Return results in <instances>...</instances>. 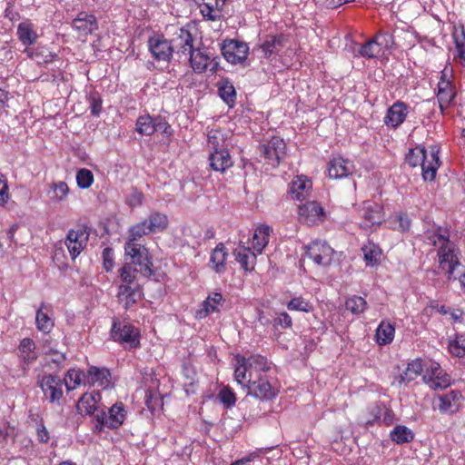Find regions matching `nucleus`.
I'll use <instances>...</instances> for the list:
<instances>
[{
	"mask_svg": "<svg viewBox=\"0 0 465 465\" xmlns=\"http://www.w3.org/2000/svg\"><path fill=\"white\" fill-rule=\"evenodd\" d=\"M234 361V379L239 384L247 387L249 395L260 400H271L275 397V390L261 374L270 370L265 357L252 355L246 358L237 355Z\"/></svg>",
	"mask_w": 465,
	"mask_h": 465,
	"instance_id": "f257e3e1",
	"label": "nucleus"
},
{
	"mask_svg": "<svg viewBox=\"0 0 465 465\" xmlns=\"http://www.w3.org/2000/svg\"><path fill=\"white\" fill-rule=\"evenodd\" d=\"M439 150L433 146L430 150V159L427 158L424 147H416L410 150L406 156V163L411 166H421L422 176L424 180L432 181L436 176V172L440 166Z\"/></svg>",
	"mask_w": 465,
	"mask_h": 465,
	"instance_id": "f03ea898",
	"label": "nucleus"
},
{
	"mask_svg": "<svg viewBox=\"0 0 465 465\" xmlns=\"http://www.w3.org/2000/svg\"><path fill=\"white\" fill-rule=\"evenodd\" d=\"M124 253L126 263H133V266L137 267V272L143 277H150L153 273L152 258L149 256L147 248L140 243L125 242Z\"/></svg>",
	"mask_w": 465,
	"mask_h": 465,
	"instance_id": "7ed1b4c3",
	"label": "nucleus"
},
{
	"mask_svg": "<svg viewBox=\"0 0 465 465\" xmlns=\"http://www.w3.org/2000/svg\"><path fill=\"white\" fill-rule=\"evenodd\" d=\"M125 419V411L122 403L113 405L108 413L101 410L95 414L97 424L95 430L101 431L104 427L116 429L121 426Z\"/></svg>",
	"mask_w": 465,
	"mask_h": 465,
	"instance_id": "20e7f679",
	"label": "nucleus"
},
{
	"mask_svg": "<svg viewBox=\"0 0 465 465\" xmlns=\"http://www.w3.org/2000/svg\"><path fill=\"white\" fill-rule=\"evenodd\" d=\"M222 54L227 62L236 64L243 63L249 53V46L246 43L234 39L223 41Z\"/></svg>",
	"mask_w": 465,
	"mask_h": 465,
	"instance_id": "39448f33",
	"label": "nucleus"
},
{
	"mask_svg": "<svg viewBox=\"0 0 465 465\" xmlns=\"http://www.w3.org/2000/svg\"><path fill=\"white\" fill-rule=\"evenodd\" d=\"M305 255L317 265L327 266L331 262L333 249L326 242L317 240L306 247Z\"/></svg>",
	"mask_w": 465,
	"mask_h": 465,
	"instance_id": "423d86ee",
	"label": "nucleus"
},
{
	"mask_svg": "<svg viewBox=\"0 0 465 465\" xmlns=\"http://www.w3.org/2000/svg\"><path fill=\"white\" fill-rule=\"evenodd\" d=\"M112 338L114 341L126 343L130 348H135L139 344V332L129 323H121L114 321L111 330Z\"/></svg>",
	"mask_w": 465,
	"mask_h": 465,
	"instance_id": "0eeeda50",
	"label": "nucleus"
},
{
	"mask_svg": "<svg viewBox=\"0 0 465 465\" xmlns=\"http://www.w3.org/2000/svg\"><path fill=\"white\" fill-rule=\"evenodd\" d=\"M286 144L280 137H272L266 143L260 146V152L269 164L277 166L284 157Z\"/></svg>",
	"mask_w": 465,
	"mask_h": 465,
	"instance_id": "6e6552de",
	"label": "nucleus"
},
{
	"mask_svg": "<svg viewBox=\"0 0 465 465\" xmlns=\"http://www.w3.org/2000/svg\"><path fill=\"white\" fill-rule=\"evenodd\" d=\"M149 51L157 61L169 63L173 57V49L171 41L163 35H154L148 39Z\"/></svg>",
	"mask_w": 465,
	"mask_h": 465,
	"instance_id": "1a4fd4ad",
	"label": "nucleus"
},
{
	"mask_svg": "<svg viewBox=\"0 0 465 465\" xmlns=\"http://www.w3.org/2000/svg\"><path fill=\"white\" fill-rule=\"evenodd\" d=\"M361 217L362 219L360 223L361 228L367 230L378 226L383 221L382 207L377 203L366 201L362 203Z\"/></svg>",
	"mask_w": 465,
	"mask_h": 465,
	"instance_id": "9d476101",
	"label": "nucleus"
},
{
	"mask_svg": "<svg viewBox=\"0 0 465 465\" xmlns=\"http://www.w3.org/2000/svg\"><path fill=\"white\" fill-rule=\"evenodd\" d=\"M170 41L173 45V52L176 51V54L180 58L183 56L187 59L188 54L195 47L193 35L184 28L177 29Z\"/></svg>",
	"mask_w": 465,
	"mask_h": 465,
	"instance_id": "9b49d317",
	"label": "nucleus"
},
{
	"mask_svg": "<svg viewBox=\"0 0 465 465\" xmlns=\"http://www.w3.org/2000/svg\"><path fill=\"white\" fill-rule=\"evenodd\" d=\"M423 381L432 390L446 389L450 385V377L439 363L432 362L423 375Z\"/></svg>",
	"mask_w": 465,
	"mask_h": 465,
	"instance_id": "f8f14e48",
	"label": "nucleus"
},
{
	"mask_svg": "<svg viewBox=\"0 0 465 465\" xmlns=\"http://www.w3.org/2000/svg\"><path fill=\"white\" fill-rule=\"evenodd\" d=\"M462 404V395L458 391H450L445 394L439 395L434 400V408L443 414L456 413Z\"/></svg>",
	"mask_w": 465,
	"mask_h": 465,
	"instance_id": "ddd939ff",
	"label": "nucleus"
},
{
	"mask_svg": "<svg viewBox=\"0 0 465 465\" xmlns=\"http://www.w3.org/2000/svg\"><path fill=\"white\" fill-rule=\"evenodd\" d=\"M40 387L50 402H58L63 399V381L58 376L45 375L40 381Z\"/></svg>",
	"mask_w": 465,
	"mask_h": 465,
	"instance_id": "4468645a",
	"label": "nucleus"
},
{
	"mask_svg": "<svg viewBox=\"0 0 465 465\" xmlns=\"http://www.w3.org/2000/svg\"><path fill=\"white\" fill-rule=\"evenodd\" d=\"M299 217L308 225H313L323 221V208L317 202H307L299 206Z\"/></svg>",
	"mask_w": 465,
	"mask_h": 465,
	"instance_id": "2eb2a0df",
	"label": "nucleus"
},
{
	"mask_svg": "<svg viewBox=\"0 0 465 465\" xmlns=\"http://www.w3.org/2000/svg\"><path fill=\"white\" fill-rule=\"evenodd\" d=\"M408 114V106L401 101H397L387 110L384 117V124L387 126L397 128L406 119Z\"/></svg>",
	"mask_w": 465,
	"mask_h": 465,
	"instance_id": "dca6fc26",
	"label": "nucleus"
},
{
	"mask_svg": "<svg viewBox=\"0 0 465 465\" xmlns=\"http://www.w3.org/2000/svg\"><path fill=\"white\" fill-rule=\"evenodd\" d=\"M87 238V234L83 230H70L67 232L64 243L73 259H75L84 250Z\"/></svg>",
	"mask_w": 465,
	"mask_h": 465,
	"instance_id": "f3484780",
	"label": "nucleus"
},
{
	"mask_svg": "<svg viewBox=\"0 0 465 465\" xmlns=\"http://www.w3.org/2000/svg\"><path fill=\"white\" fill-rule=\"evenodd\" d=\"M353 171V163L342 157H333L329 162L328 173L331 178H344L351 174Z\"/></svg>",
	"mask_w": 465,
	"mask_h": 465,
	"instance_id": "a211bd4d",
	"label": "nucleus"
},
{
	"mask_svg": "<svg viewBox=\"0 0 465 465\" xmlns=\"http://www.w3.org/2000/svg\"><path fill=\"white\" fill-rule=\"evenodd\" d=\"M455 97L454 87L451 83L446 79V74H442L438 84L437 98L441 113L444 112L452 103Z\"/></svg>",
	"mask_w": 465,
	"mask_h": 465,
	"instance_id": "6ab92c4d",
	"label": "nucleus"
},
{
	"mask_svg": "<svg viewBox=\"0 0 465 465\" xmlns=\"http://www.w3.org/2000/svg\"><path fill=\"white\" fill-rule=\"evenodd\" d=\"M73 28L82 36H86L97 29V21L94 15L84 12L78 14L72 22Z\"/></svg>",
	"mask_w": 465,
	"mask_h": 465,
	"instance_id": "aec40b11",
	"label": "nucleus"
},
{
	"mask_svg": "<svg viewBox=\"0 0 465 465\" xmlns=\"http://www.w3.org/2000/svg\"><path fill=\"white\" fill-rule=\"evenodd\" d=\"M101 393L96 391H93L90 393H84L77 403V408L80 411H84L89 415H94L101 411L99 410V402L101 401Z\"/></svg>",
	"mask_w": 465,
	"mask_h": 465,
	"instance_id": "412c9836",
	"label": "nucleus"
},
{
	"mask_svg": "<svg viewBox=\"0 0 465 465\" xmlns=\"http://www.w3.org/2000/svg\"><path fill=\"white\" fill-rule=\"evenodd\" d=\"M191 66L195 73H203L206 70L210 62L211 56L205 47H194L188 54Z\"/></svg>",
	"mask_w": 465,
	"mask_h": 465,
	"instance_id": "4be33fe9",
	"label": "nucleus"
},
{
	"mask_svg": "<svg viewBox=\"0 0 465 465\" xmlns=\"http://www.w3.org/2000/svg\"><path fill=\"white\" fill-rule=\"evenodd\" d=\"M210 166L213 171L224 173L233 162L228 150L213 151L209 155Z\"/></svg>",
	"mask_w": 465,
	"mask_h": 465,
	"instance_id": "5701e85b",
	"label": "nucleus"
},
{
	"mask_svg": "<svg viewBox=\"0 0 465 465\" xmlns=\"http://www.w3.org/2000/svg\"><path fill=\"white\" fill-rule=\"evenodd\" d=\"M111 374L105 368L91 366L87 371V384L106 389L110 385Z\"/></svg>",
	"mask_w": 465,
	"mask_h": 465,
	"instance_id": "b1692460",
	"label": "nucleus"
},
{
	"mask_svg": "<svg viewBox=\"0 0 465 465\" xmlns=\"http://www.w3.org/2000/svg\"><path fill=\"white\" fill-rule=\"evenodd\" d=\"M118 299L123 307L127 310L141 298L140 291L127 284H121L118 290Z\"/></svg>",
	"mask_w": 465,
	"mask_h": 465,
	"instance_id": "393cba45",
	"label": "nucleus"
},
{
	"mask_svg": "<svg viewBox=\"0 0 465 465\" xmlns=\"http://www.w3.org/2000/svg\"><path fill=\"white\" fill-rule=\"evenodd\" d=\"M283 46V37L276 35H268L264 42L256 49L262 53V56L265 58L276 54Z\"/></svg>",
	"mask_w": 465,
	"mask_h": 465,
	"instance_id": "a878e982",
	"label": "nucleus"
},
{
	"mask_svg": "<svg viewBox=\"0 0 465 465\" xmlns=\"http://www.w3.org/2000/svg\"><path fill=\"white\" fill-rule=\"evenodd\" d=\"M236 261L241 264L242 268L245 271L253 270L256 262V253L251 251V248L239 246L234 251Z\"/></svg>",
	"mask_w": 465,
	"mask_h": 465,
	"instance_id": "bb28decb",
	"label": "nucleus"
},
{
	"mask_svg": "<svg viewBox=\"0 0 465 465\" xmlns=\"http://www.w3.org/2000/svg\"><path fill=\"white\" fill-rule=\"evenodd\" d=\"M16 35L18 39L25 45H34L38 39L34 25L30 22L20 23L17 26Z\"/></svg>",
	"mask_w": 465,
	"mask_h": 465,
	"instance_id": "cd10ccee",
	"label": "nucleus"
},
{
	"mask_svg": "<svg viewBox=\"0 0 465 465\" xmlns=\"http://www.w3.org/2000/svg\"><path fill=\"white\" fill-rule=\"evenodd\" d=\"M18 351L21 359L26 365L32 364L37 359V353L35 351V343L30 338H25L20 341Z\"/></svg>",
	"mask_w": 465,
	"mask_h": 465,
	"instance_id": "c85d7f7f",
	"label": "nucleus"
},
{
	"mask_svg": "<svg viewBox=\"0 0 465 465\" xmlns=\"http://www.w3.org/2000/svg\"><path fill=\"white\" fill-rule=\"evenodd\" d=\"M227 252L223 243L220 242L213 251L210 257V264L213 270L221 273L225 270Z\"/></svg>",
	"mask_w": 465,
	"mask_h": 465,
	"instance_id": "c756f323",
	"label": "nucleus"
},
{
	"mask_svg": "<svg viewBox=\"0 0 465 465\" xmlns=\"http://www.w3.org/2000/svg\"><path fill=\"white\" fill-rule=\"evenodd\" d=\"M69 187L65 182L59 181L51 183L47 191V195L53 203H61L66 200L69 194Z\"/></svg>",
	"mask_w": 465,
	"mask_h": 465,
	"instance_id": "7c9ffc66",
	"label": "nucleus"
},
{
	"mask_svg": "<svg viewBox=\"0 0 465 465\" xmlns=\"http://www.w3.org/2000/svg\"><path fill=\"white\" fill-rule=\"evenodd\" d=\"M271 231V228L266 225L260 226L255 230L252 237V247L258 254H261L262 250L268 244Z\"/></svg>",
	"mask_w": 465,
	"mask_h": 465,
	"instance_id": "2f4dec72",
	"label": "nucleus"
},
{
	"mask_svg": "<svg viewBox=\"0 0 465 465\" xmlns=\"http://www.w3.org/2000/svg\"><path fill=\"white\" fill-rule=\"evenodd\" d=\"M24 53H25L29 58L35 60L39 64L51 63L57 57L55 54L50 52L45 47H27L25 49Z\"/></svg>",
	"mask_w": 465,
	"mask_h": 465,
	"instance_id": "473e14b6",
	"label": "nucleus"
},
{
	"mask_svg": "<svg viewBox=\"0 0 465 465\" xmlns=\"http://www.w3.org/2000/svg\"><path fill=\"white\" fill-rule=\"evenodd\" d=\"M208 146L213 151H222L228 148L227 134L221 130L213 129L208 133Z\"/></svg>",
	"mask_w": 465,
	"mask_h": 465,
	"instance_id": "72a5a7b5",
	"label": "nucleus"
},
{
	"mask_svg": "<svg viewBox=\"0 0 465 465\" xmlns=\"http://www.w3.org/2000/svg\"><path fill=\"white\" fill-rule=\"evenodd\" d=\"M312 188V183L303 177H298L292 181L290 192L292 197L298 201L303 200Z\"/></svg>",
	"mask_w": 465,
	"mask_h": 465,
	"instance_id": "f704fd0d",
	"label": "nucleus"
},
{
	"mask_svg": "<svg viewBox=\"0 0 465 465\" xmlns=\"http://www.w3.org/2000/svg\"><path fill=\"white\" fill-rule=\"evenodd\" d=\"M64 383L68 391H73L81 384L87 383V374L80 370L71 369L67 371Z\"/></svg>",
	"mask_w": 465,
	"mask_h": 465,
	"instance_id": "c9c22d12",
	"label": "nucleus"
},
{
	"mask_svg": "<svg viewBox=\"0 0 465 465\" xmlns=\"http://www.w3.org/2000/svg\"><path fill=\"white\" fill-rule=\"evenodd\" d=\"M361 251L367 266H375L379 264L381 250L377 244L368 242L361 247Z\"/></svg>",
	"mask_w": 465,
	"mask_h": 465,
	"instance_id": "e433bc0d",
	"label": "nucleus"
},
{
	"mask_svg": "<svg viewBox=\"0 0 465 465\" xmlns=\"http://www.w3.org/2000/svg\"><path fill=\"white\" fill-rule=\"evenodd\" d=\"M390 437L396 444H404L413 440L414 433L404 425H396L391 431Z\"/></svg>",
	"mask_w": 465,
	"mask_h": 465,
	"instance_id": "4c0bfd02",
	"label": "nucleus"
},
{
	"mask_svg": "<svg viewBox=\"0 0 465 465\" xmlns=\"http://www.w3.org/2000/svg\"><path fill=\"white\" fill-rule=\"evenodd\" d=\"M394 326L388 322H381L376 331V340L380 345L391 343L394 338Z\"/></svg>",
	"mask_w": 465,
	"mask_h": 465,
	"instance_id": "58836bf2",
	"label": "nucleus"
},
{
	"mask_svg": "<svg viewBox=\"0 0 465 465\" xmlns=\"http://www.w3.org/2000/svg\"><path fill=\"white\" fill-rule=\"evenodd\" d=\"M146 220L149 231H151L152 233L163 232L168 226L167 216L159 212L152 213Z\"/></svg>",
	"mask_w": 465,
	"mask_h": 465,
	"instance_id": "ea45409f",
	"label": "nucleus"
},
{
	"mask_svg": "<svg viewBox=\"0 0 465 465\" xmlns=\"http://www.w3.org/2000/svg\"><path fill=\"white\" fill-rule=\"evenodd\" d=\"M423 371L420 360H415L410 362L406 370L400 375V382H410L416 379Z\"/></svg>",
	"mask_w": 465,
	"mask_h": 465,
	"instance_id": "a19ab883",
	"label": "nucleus"
},
{
	"mask_svg": "<svg viewBox=\"0 0 465 465\" xmlns=\"http://www.w3.org/2000/svg\"><path fill=\"white\" fill-rule=\"evenodd\" d=\"M223 302V299L221 293L215 292L213 295H210L203 302V309L198 312L199 316L205 317L210 312L218 311V307L222 305Z\"/></svg>",
	"mask_w": 465,
	"mask_h": 465,
	"instance_id": "79ce46f5",
	"label": "nucleus"
},
{
	"mask_svg": "<svg viewBox=\"0 0 465 465\" xmlns=\"http://www.w3.org/2000/svg\"><path fill=\"white\" fill-rule=\"evenodd\" d=\"M45 304L43 303L41 307L37 310L35 315V324L39 331L48 333L54 327V321L48 315L47 312H44Z\"/></svg>",
	"mask_w": 465,
	"mask_h": 465,
	"instance_id": "37998d69",
	"label": "nucleus"
},
{
	"mask_svg": "<svg viewBox=\"0 0 465 465\" xmlns=\"http://www.w3.org/2000/svg\"><path fill=\"white\" fill-rule=\"evenodd\" d=\"M135 130L142 135H152L155 132L154 118L149 114L139 116Z\"/></svg>",
	"mask_w": 465,
	"mask_h": 465,
	"instance_id": "c03bdc74",
	"label": "nucleus"
},
{
	"mask_svg": "<svg viewBox=\"0 0 465 465\" xmlns=\"http://www.w3.org/2000/svg\"><path fill=\"white\" fill-rule=\"evenodd\" d=\"M149 233H152V232L149 231L147 220H143V222L133 225L129 229V234L126 242L138 243L137 241L139 239Z\"/></svg>",
	"mask_w": 465,
	"mask_h": 465,
	"instance_id": "a18cd8bd",
	"label": "nucleus"
},
{
	"mask_svg": "<svg viewBox=\"0 0 465 465\" xmlns=\"http://www.w3.org/2000/svg\"><path fill=\"white\" fill-rule=\"evenodd\" d=\"M358 53L361 56L370 59L378 57L382 54V51L372 37L360 47Z\"/></svg>",
	"mask_w": 465,
	"mask_h": 465,
	"instance_id": "49530a36",
	"label": "nucleus"
},
{
	"mask_svg": "<svg viewBox=\"0 0 465 465\" xmlns=\"http://www.w3.org/2000/svg\"><path fill=\"white\" fill-rule=\"evenodd\" d=\"M313 304L302 296L294 297L287 303V309L289 311L311 312L313 311Z\"/></svg>",
	"mask_w": 465,
	"mask_h": 465,
	"instance_id": "de8ad7c7",
	"label": "nucleus"
},
{
	"mask_svg": "<svg viewBox=\"0 0 465 465\" xmlns=\"http://www.w3.org/2000/svg\"><path fill=\"white\" fill-rule=\"evenodd\" d=\"M453 39L457 51L456 57H459L462 62H465V30L463 27H461L460 30H454Z\"/></svg>",
	"mask_w": 465,
	"mask_h": 465,
	"instance_id": "09e8293b",
	"label": "nucleus"
},
{
	"mask_svg": "<svg viewBox=\"0 0 465 465\" xmlns=\"http://www.w3.org/2000/svg\"><path fill=\"white\" fill-rule=\"evenodd\" d=\"M201 6V14L205 19L210 21H216L221 16L222 8L216 7L215 3H203L202 1Z\"/></svg>",
	"mask_w": 465,
	"mask_h": 465,
	"instance_id": "8fccbe9b",
	"label": "nucleus"
},
{
	"mask_svg": "<svg viewBox=\"0 0 465 465\" xmlns=\"http://www.w3.org/2000/svg\"><path fill=\"white\" fill-rule=\"evenodd\" d=\"M76 183L81 189L89 188L94 183L93 173L86 168L78 170L76 173Z\"/></svg>",
	"mask_w": 465,
	"mask_h": 465,
	"instance_id": "3c124183",
	"label": "nucleus"
},
{
	"mask_svg": "<svg viewBox=\"0 0 465 465\" xmlns=\"http://www.w3.org/2000/svg\"><path fill=\"white\" fill-rule=\"evenodd\" d=\"M345 305L347 310L351 311L352 313L359 314L365 311L367 302L361 296H353L346 301Z\"/></svg>",
	"mask_w": 465,
	"mask_h": 465,
	"instance_id": "603ef678",
	"label": "nucleus"
},
{
	"mask_svg": "<svg viewBox=\"0 0 465 465\" xmlns=\"http://www.w3.org/2000/svg\"><path fill=\"white\" fill-rule=\"evenodd\" d=\"M137 267L133 266V263H126L123 266L120 271V277L124 284L130 285L134 282L136 278Z\"/></svg>",
	"mask_w": 465,
	"mask_h": 465,
	"instance_id": "864d4df0",
	"label": "nucleus"
},
{
	"mask_svg": "<svg viewBox=\"0 0 465 465\" xmlns=\"http://www.w3.org/2000/svg\"><path fill=\"white\" fill-rule=\"evenodd\" d=\"M450 352L457 357L465 356V335H458L456 340L449 344Z\"/></svg>",
	"mask_w": 465,
	"mask_h": 465,
	"instance_id": "5fc2aeb1",
	"label": "nucleus"
},
{
	"mask_svg": "<svg viewBox=\"0 0 465 465\" xmlns=\"http://www.w3.org/2000/svg\"><path fill=\"white\" fill-rule=\"evenodd\" d=\"M373 38L382 52L389 50L394 44L393 36L389 33L381 31Z\"/></svg>",
	"mask_w": 465,
	"mask_h": 465,
	"instance_id": "6e6d98bb",
	"label": "nucleus"
},
{
	"mask_svg": "<svg viewBox=\"0 0 465 465\" xmlns=\"http://www.w3.org/2000/svg\"><path fill=\"white\" fill-rule=\"evenodd\" d=\"M221 98L229 105L234 103L236 92L232 84H224L219 88Z\"/></svg>",
	"mask_w": 465,
	"mask_h": 465,
	"instance_id": "4d7b16f0",
	"label": "nucleus"
},
{
	"mask_svg": "<svg viewBox=\"0 0 465 465\" xmlns=\"http://www.w3.org/2000/svg\"><path fill=\"white\" fill-rule=\"evenodd\" d=\"M220 401L227 407L230 408L234 405L236 398L233 391L229 388H223L218 394Z\"/></svg>",
	"mask_w": 465,
	"mask_h": 465,
	"instance_id": "13d9d810",
	"label": "nucleus"
},
{
	"mask_svg": "<svg viewBox=\"0 0 465 465\" xmlns=\"http://www.w3.org/2000/svg\"><path fill=\"white\" fill-rule=\"evenodd\" d=\"M104 267L108 272L114 267V251L112 248L106 247L103 251Z\"/></svg>",
	"mask_w": 465,
	"mask_h": 465,
	"instance_id": "bf43d9fd",
	"label": "nucleus"
},
{
	"mask_svg": "<svg viewBox=\"0 0 465 465\" xmlns=\"http://www.w3.org/2000/svg\"><path fill=\"white\" fill-rule=\"evenodd\" d=\"M292 318L287 312H282L276 318L273 319L274 326L279 325L282 328H289L292 326Z\"/></svg>",
	"mask_w": 465,
	"mask_h": 465,
	"instance_id": "052dcab7",
	"label": "nucleus"
},
{
	"mask_svg": "<svg viewBox=\"0 0 465 465\" xmlns=\"http://www.w3.org/2000/svg\"><path fill=\"white\" fill-rule=\"evenodd\" d=\"M155 132L159 131L163 134H171L170 124L161 116L154 117Z\"/></svg>",
	"mask_w": 465,
	"mask_h": 465,
	"instance_id": "680f3d73",
	"label": "nucleus"
},
{
	"mask_svg": "<svg viewBox=\"0 0 465 465\" xmlns=\"http://www.w3.org/2000/svg\"><path fill=\"white\" fill-rule=\"evenodd\" d=\"M9 200L8 185L6 179L0 177V205H4Z\"/></svg>",
	"mask_w": 465,
	"mask_h": 465,
	"instance_id": "e2e57ef3",
	"label": "nucleus"
},
{
	"mask_svg": "<svg viewBox=\"0 0 465 465\" xmlns=\"http://www.w3.org/2000/svg\"><path fill=\"white\" fill-rule=\"evenodd\" d=\"M90 108L93 115H98L102 110V100L95 95L90 97Z\"/></svg>",
	"mask_w": 465,
	"mask_h": 465,
	"instance_id": "0e129e2a",
	"label": "nucleus"
},
{
	"mask_svg": "<svg viewBox=\"0 0 465 465\" xmlns=\"http://www.w3.org/2000/svg\"><path fill=\"white\" fill-rule=\"evenodd\" d=\"M37 439L42 443L49 440V433L44 424H40L37 428Z\"/></svg>",
	"mask_w": 465,
	"mask_h": 465,
	"instance_id": "69168bd1",
	"label": "nucleus"
},
{
	"mask_svg": "<svg viewBox=\"0 0 465 465\" xmlns=\"http://www.w3.org/2000/svg\"><path fill=\"white\" fill-rule=\"evenodd\" d=\"M400 222V228L401 231H408L411 227V221L405 214H401L398 217Z\"/></svg>",
	"mask_w": 465,
	"mask_h": 465,
	"instance_id": "338daca9",
	"label": "nucleus"
},
{
	"mask_svg": "<svg viewBox=\"0 0 465 465\" xmlns=\"http://www.w3.org/2000/svg\"><path fill=\"white\" fill-rule=\"evenodd\" d=\"M143 194L139 192H135L131 195V198L129 200V203L133 206L134 205H140L143 202Z\"/></svg>",
	"mask_w": 465,
	"mask_h": 465,
	"instance_id": "774afa93",
	"label": "nucleus"
}]
</instances>
